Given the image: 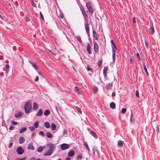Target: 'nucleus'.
Here are the masks:
<instances>
[{
  "instance_id": "nucleus-58",
  "label": "nucleus",
  "mask_w": 160,
  "mask_h": 160,
  "mask_svg": "<svg viewBox=\"0 0 160 160\" xmlns=\"http://www.w3.org/2000/svg\"><path fill=\"white\" fill-rule=\"evenodd\" d=\"M133 23H136V21H135V17H133Z\"/></svg>"
},
{
  "instance_id": "nucleus-17",
  "label": "nucleus",
  "mask_w": 160,
  "mask_h": 160,
  "mask_svg": "<svg viewBox=\"0 0 160 160\" xmlns=\"http://www.w3.org/2000/svg\"><path fill=\"white\" fill-rule=\"evenodd\" d=\"M45 146H40L37 148V151L39 152H41L45 148Z\"/></svg>"
},
{
  "instance_id": "nucleus-45",
  "label": "nucleus",
  "mask_w": 160,
  "mask_h": 160,
  "mask_svg": "<svg viewBox=\"0 0 160 160\" xmlns=\"http://www.w3.org/2000/svg\"><path fill=\"white\" fill-rule=\"evenodd\" d=\"M126 109L125 108H123L122 109L121 112L122 113H124L126 112Z\"/></svg>"
},
{
  "instance_id": "nucleus-44",
  "label": "nucleus",
  "mask_w": 160,
  "mask_h": 160,
  "mask_svg": "<svg viewBox=\"0 0 160 160\" xmlns=\"http://www.w3.org/2000/svg\"><path fill=\"white\" fill-rule=\"evenodd\" d=\"M39 134L40 135H41L42 136H44V132L42 131H40L39 132Z\"/></svg>"
},
{
  "instance_id": "nucleus-28",
  "label": "nucleus",
  "mask_w": 160,
  "mask_h": 160,
  "mask_svg": "<svg viewBox=\"0 0 160 160\" xmlns=\"http://www.w3.org/2000/svg\"><path fill=\"white\" fill-rule=\"evenodd\" d=\"M51 128H52V130H54L56 129V125L54 124L53 123H52L51 124Z\"/></svg>"
},
{
  "instance_id": "nucleus-38",
  "label": "nucleus",
  "mask_w": 160,
  "mask_h": 160,
  "mask_svg": "<svg viewBox=\"0 0 160 160\" xmlns=\"http://www.w3.org/2000/svg\"><path fill=\"white\" fill-rule=\"evenodd\" d=\"M76 108L77 110L79 112L81 113H82V111L81 108H78L77 107H76Z\"/></svg>"
},
{
  "instance_id": "nucleus-6",
  "label": "nucleus",
  "mask_w": 160,
  "mask_h": 160,
  "mask_svg": "<svg viewBox=\"0 0 160 160\" xmlns=\"http://www.w3.org/2000/svg\"><path fill=\"white\" fill-rule=\"evenodd\" d=\"M69 148L68 144L64 143L61 145V148L62 150H65L68 149Z\"/></svg>"
},
{
  "instance_id": "nucleus-35",
  "label": "nucleus",
  "mask_w": 160,
  "mask_h": 160,
  "mask_svg": "<svg viewBox=\"0 0 160 160\" xmlns=\"http://www.w3.org/2000/svg\"><path fill=\"white\" fill-rule=\"evenodd\" d=\"M38 122H36L33 125L34 127L36 128H37L38 126Z\"/></svg>"
},
{
  "instance_id": "nucleus-32",
  "label": "nucleus",
  "mask_w": 160,
  "mask_h": 160,
  "mask_svg": "<svg viewBox=\"0 0 160 160\" xmlns=\"http://www.w3.org/2000/svg\"><path fill=\"white\" fill-rule=\"evenodd\" d=\"M22 114L21 112H19V113L16 114L15 115V117L16 118H18L20 117L22 115Z\"/></svg>"
},
{
  "instance_id": "nucleus-39",
  "label": "nucleus",
  "mask_w": 160,
  "mask_h": 160,
  "mask_svg": "<svg viewBox=\"0 0 160 160\" xmlns=\"http://www.w3.org/2000/svg\"><path fill=\"white\" fill-rule=\"evenodd\" d=\"M86 6L87 8L91 7V3L90 2H87L86 4Z\"/></svg>"
},
{
  "instance_id": "nucleus-57",
  "label": "nucleus",
  "mask_w": 160,
  "mask_h": 160,
  "mask_svg": "<svg viewBox=\"0 0 160 160\" xmlns=\"http://www.w3.org/2000/svg\"><path fill=\"white\" fill-rule=\"evenodd\" d=\"M5 67L7 69H8L9 68V66L8 64H6Z\"/></svg>"
},
{
  "instance_id": "nucleus-37",
  "label": "nucleus",
  "mask_w": 160,
  "mask_h": 160,
  "mask_svg": "<svg viewBox=\"0 0 160 160\" xmlns=\"http://www.w3.org/2000/svg\"><path fill=\"white\" fill-rule=\"evenodd\" d=\"M102 60H99L98 62V66L100 67L102 64Z\"/></svg>"
},
{
  "instance_id": "nucleus-42",
  "label": "nucleus",
  "mask_w": 160,
  "mask_h": 160,
  "mask_svg": "<svg viewBox=\"0 0 160 160\" xmlns=\"http://www.w3.org/2000/svg\"><path fill=\"white\" fill-rule=\"evenodd\" d=\"M26 157H25L24 158H17L15 160H24L26 159Z\"/></svg>"
},
{
  "instance_id": "nucleus-34",
  "label": "nucleus",
  "mask_w": 160,
  "mask_h": 160,
  "mask_svg": "<svg viewBox=\"0 0 160 160\" xmlns=\"http://www.w3.org/2000/svg\"><path fill=\"white\" fill-rule=\"evenodd\" d=\"M98 90V88L97 86H95L93 88V91L94 93H96Z\"/></svg>"
},
{
  "instance_id": "nucleus-63",
  "label": "nucleus",
  "mask_w": 160,
  "mask_h": 160,
  "mask_svg": "<svg viewBox=\"0 0 160 160\" xmlns=\"http://www.w3.org/2000/svg\"><path fill=\"white\" fill-rule=\"evenodd\" d=\"M70 158L69 157H67L66 158L65 160H70Z\"/></svg>"
},
{
  "instance_id": "nucleus-62",
  "label": "nucleus",
  "mask_w": 160,
  "mask_h": 160,
  "mask_svg": "<svg viewBox=\"0 0 160 160\" xmlns=\"http://www.w3.org/2000/svg\"><path fill=\"white\" fill-rule=\"evenodd\" d=\"M111 42L112 44V45L114 43V42L113 40H111Z\"/></svg>"
},
{
  "instance_id": "nucleus-31",
  "label": "nucleus",
  "mask_w": 160,
  "mask_h": 160,
  "mask_svg": "<svg viewBox=\"0 0 160 160\" xmlns=\"http://www.w3.org/2000/svg\"><path fill=\"white\" fill-rule=\"evenodd\" d=\"M47 136L48 138H51L52 137V135L51 133L49 132H47L46 133Z\"/></svg>"
},
{
  "instance_id": "nucleus-14",
  "label": "nucleus",
  "mask_w": 160,
  "mask_h": 160,
  "mask_svg": "<svg viewBox=\"0 0 160 160\" xmlns=\"http://www.w3.org/2000/svg\"><path fill=\"white\" fill-rule=\"evenodd\" d=\"M43 112L42 109H40L36 113V115L38 117L41 116Z\"/></svg>"
},
{
  "instance_id": "nucleus-46",
  "label": "nucleus",
  "mask_w": 160,
  "mask_h": 160,
  "mask_svg": "<svg viewBox=\"0 0 160 160\" xmlns=\"http://www.w3.org/2000/svg\"><path fill=\"white\" fill-rule=\"evenodd\" d=\"M156 132L158 133H159V127L158 125H157L156 127Z\"/></svg>"
},
{
  "instance_id": "nucleus-11",
  "label": "nucleus",
  "mask_w": 160,
  "mask_h": 160,
  "mask_svg": "<svg viewBox=\"0 0 160 160\" xmlns=\"http://www.w3.org/2000/svg\"><path fill=\"white\" fill-rule=\"evenodd\" d=\"M123 142L121 140H119L118 142L117 146L118 148H121L122 147Z\"/></svg>"
},
{
  "instance_id": "nucleus-21",
  "label": "nucleus",
  "mask_w": 160,
  "mask_h": 160,
  "mask_svg": "<svg viewBox=\"0 0 160 160\" xmlns=\"http://www.w3.org/2000/svg\"><path fill=\"white\" fill-rule=\"evenodd\" d=\"M143 68H144V69L146 73V74L147 75V76H148V75H149V73H148V71H147V68L146 66V65H145V63L144 62H143Z\"/></svg>"
},
{
  "instance_id": "nucleus-36",
  "label": "nucleus",
  "mask_w": 160,
  "mask_h": 160,
  "mask_svg": "<svg viewBox=\"0 0 160 160\" xmlns=\"http://www.w3.org/2000/svg\"><path fill=\"white\" fill-rule=\"evenodd\" d=\"M29 129L31 131L33 132L35 130V128L33 126H31L29 128Z\"/></svg>"
},
{
  "instance_id": "nucleus-30",
  "label": "nucleus",
  "mask_w": 160,
  "mask_h": 160,
  "mask_svg": "<svg viewBox=\"0 0 160 160\" xmlns=\"http://www.w3.org/2000/svg\"><path fill=\"white\" fill-rule=\"evenodd\" d=\"M83 145L84 146H85V148L87 149V150L88 151H90V149L89 148V147L88 146V145L86 142H85L84 143H83Z\"/></svg>"
},
{
  "instance_id": "nucleus-29",
  "label": "nucleus",
  "mask_w": 160,
  "mask_h": 160,
  "mask_svg": "<svg viewBox=\"0 0 160 160\" xmlns=\"http://www.w3.org/2000/svg\"><path fill=\"white\" fill-rule=\"evenodd\" d=\"M87 8L90 13H93V9L91 7L88 8Z\"/></svg>"
},
{
  "instance_id": "nucleus-33",
  "label": "nucleus",
  "mask_w": 160,
  "mask_h": 160,
  "mask_svg": "<svg viewBox=\"0 0 160 160\" xmlns=\"http://www.w3.org/2000/svg\"><path fill=\"white\" fill-rule=\"evenodd\" d=\"M108 67L107 66H105L103 70V73H107L108 71Z\"/></svg>"
},
{
  "instance_id": "nucleus-52",
  "label": "nucleus",
  "mask_w": 160,
  "mask_h": 160,
  "mask_svg": "<svg viewBox=\"0 0 160 160\" xmlns=\"http://www.w3.org/2000/svg\"><path fill=\"white\" fill-rule=\"evenodd\" d=\"M136 56L139 59V60H141V58L139 54L138 53H137Z\"/></svg>"
},
{
  "instance_id": "nucleus-4",
  "label": "nucleus",
  "mask_w": 160,
  "mask_h": 160,
  "mask_svg": "<svg viewBox=\"0 0 160 160\" xmlns=\"http://www.w3.org/2000/svg\"><path fill=\"white\" fill-rule=\"evenodd\" d=\"M115 49H117V48L115 45V43L112 45V58L113 61L114 62L116 59V55H115Z\"/></svg>"
},
{
  "instance_id": "nucleus-49",
  "label": "nucleus",
  "mask_w": 160,
  "mask_h": 160,
  "mask_svg": "<svg viewBox=\"0 0 160 160\" xmlns=\"http://www.w3.org/2000/svg\"><path fill=\"white\" fill-rule=\"evenodd\" d=\"M31 2V4H32V5L33 6L35 7V4L34 3V0H32Z\"/></svg>"
},
{
  "instance_id": "nucleus-27",
  "label": "nucleus",
  "mask_w": 160,
  "mask_h": 160,
  "mask_svg": "<svg viewBox=\"0 0 160 160\" xmlns=\"http://www.w3.org/2000/svg\"><path fill=\"white\" fill-rule=\"evenodd\" d=\"M45 127L47 128H49L50 127V124L48 122H46L44 123Z\"/></svg>"
},
{
  "instance_id": "nucleus-20",
  "label": "nucleus",
  "mask_w": 160,
  "mask_h": 160,
  "mask_svg": "<svg viewBox=\"0 0 160 160\" xmlns=\"http://www.w3.org/2000/svg\"><path fill=\"white\" fill-rule=\"evenodd\" d=\"M74 152L72 150H70L68 153V156L72 157L74 155Z\"/></svg>"
},
{
  "instance_id": "nucleus-2",
  "label": "nucleus",
  "mask_w": 160,
  "mask_h": 160,
  "mask_svg": "<svg viewBox=\"0 0 160 160\" xmlns=\"http://www.w3.org/2000/svg\"><path fill=\"white\" fill-rule=\"evenodd\" d=\"M48 147H49V150L44 153V156H50L53 153L55 150L56 146L54 144L51 143H49L48 144Z\"/></svg>"
},
{
  "instance_id": "nucleus-1",
  "label": "nucleus",
  "mask_w": 160,
  "mask_h": 160,
  "mask_svg": "<svg viewBox=\"0 0 160 160\" xmlns=\"http://www.w3.org/2000/svg\"><path fill=\"white\" fill-rule=\"evenodd\" d=\"M81 10L85 20L84 24L85 29L88 35L89 36V26L88 24V16L83 8H81Z\"/></svg>"
},
{
  "instance_id": "nucleus-53",
  "label": "nucleus",
  "mask_w": 160,
  "mask_h": 160,
  "mask_svg": "<svg viewBox=\"0 0 160 160\" xmlns=\"http://www.w3.org/2000/svg\"><path fill=\"white\" fill-rule=\"evenodd\" d=\"M40 16H41V18H42L43 20L44 19V17L43 16V15L42 13V12H40Z\"/></svg>"
},
{
  "instance_id": "nucleus-5",
  "label": "nucleus",
  "mask_w": 160,
  "mask_h": 160,
  "mask_svg": "<svg viewBox=\"0 0 160 160\" xmlns=\"http://www.w3.org/2000/svg\"><path fill=\"white\" fill-rule=\"evenodd\" d=\"M17 152L18 154L21 155L24 153V150L22 147L19 146L17 148Z\"/></svg>"
},
{
  "instance_id": "nucleus-48",
  "label": "nucleus",
  "mask_w": 160,
  "mask_h": 160,
  "mask_svg": "<svg viewBox=\"0 0 160 160\" xmlns=\"http://www.w3.org/2000/svg\"><path fill=\"white\" fill-rule=\"evenodd\" d=\"M135 94H136V96L138 98L139 97V92H138V91L136 90V92H135Z\"/></svg>"
},
{
  "instance_id": "nucleus-13",
  "label": "nucleus",
  "mask_w": 160,
  "mask_h": 160,
  "mask_svg": "<svg viewBox=\"0 0 160 160\" xmlns=\"http://www.w3.org/2000/svg\"><path fill=\"white\" fill-rule=\"evenodd\" d=\"M75 91L76 92L78 93L81 94L82 93V91L80 88H78L77 87H75Z\"/></svg>"
},
{
  "instance_id": "nucleus-16",
  "label": "nucleus",
  "mask_w": 160,
  "mask_h": 160,
  "mask_svg": "<svg viewBox=\"0 0 160 160\" xmlns=\"http://www.w3.org/2000/svg\"><path fill=\"white\" fill-rule=\"evenodd\" d=\"M34 147H33L32 143L31 142L29 144V145L28 147V149H30L32 150H33L34 149Z\"/></svg>"
},
{
  "instance_id": "nucleus-25",
  "label": "nucleus",
  "mask_w": 160,
  "mask_h": 160,
  "mask_svg": "<svg viewBox=\"0 0 160 160\" xmlns=\"http://www.w3.org/2000/svg\"><path fill=\"white\" fill-rule=\"evenodd\" d=\"M27 128L26 127L20 129L19 133H22L23 132H25L27 130Z\"/></svg>"
},
{
  "instance_id": "nucleus-41",
  "label": "nucleus",
  "mask_w": 160,
  "mask_h": 160,
  "mask_svg": "<svg viewBox=\"0 0 160 160\" xmlns=\"http://www.w3.org/2000/svg\"><path fill=\"white\" fill-rule=\"evenodd\" d=\"M87 70L88 71H90L91 72H92L93 71V69L92 68L89 67L88 66H87Z\"/></svg>"
},
{
  "instance_id": "nucleus-19",
  "label": "nucleus",
  "mask_w": 160,
  "mask_h": 160,
  "mask_svg": "<svg viewBox=\"0 0 160 160\" xmlns=\"http://www.w3.org/2000/svg\"><path fill=\"white\" fill-rule=\"evenodd\" d=\"M112 87V83H108L106 85V88L107 90H109L111 89Z\"/></svg>"
},
{
  "instance_id": "nucleus-15",
  "label": "nucleus",
  "mask_w": 160,
  "mask_h": 160,
  "mask_svg": "<svg viewBox=\"0 0 160 160\" xmlns=\"http://www.w3.org/2000/svg\"><path fill=\"white\" fill-rule=\"evenodd\" d=\"M29 62L33 66L36 70H37V66L36 63L33 62L29 60Z\"/></svg>"
},
{
  "instance_id": "nucleus-40",
  "label": "nucleus",
  "mask_w": 160,
  "mask_h": 160,
  "mask_svg": "<svg viewBox=\"0 0 160 160\" xmlns=\"http://www.w3.org/2000/svg\"><path fill=\"white\" fill-rule=\"evenodd\" d=\"M67 134H68V132H67V131L65 129H64L63 132V135H67Z\"/></svg>"
},
{
  "instance_id": "nucleus-12",
  "label": "nucleus",
  "mask_w": 160,
  "mask_h": 160,
  "mask_svg": "<svg viewBox=\"0 0 160 160\" xmlns=\"http://www.w3.org/2000/svg\"><path fill=\"white\" fill-rule=\"evenodd\" d=\"M130 121L131 123H133L134 122V119L133 117V114L132 111H131Z\"/></svg>"
},
{
  "instance_id": "nucleus-18",
  "label": "nucleus",
  "mask_w": 160,
  "mask_h": 160,
  "mask_svg": "<svg viewBox=\"0 0 160 160\" xmlns=\"http://www.w3.org/2000/svg\"><path fill=\"white\" fill-rule=\"evenodd\" d=\"M89 132L95 138H98V136L96 133L94 131H92L91 132L89 131Z\"/></svg>"
},
{
  "instance_id": "nucleus-59",
  "label": "nucleus",
  "mask_w": 160,
  "mask_h": 160,
  "mask_svg": "<svg viewBox=\"0 0 160 160\" xmlns=\"http://www.w3.org/2000/svg\"><path fill=\"white\" fill-rule=\"evenodd\" d=\"M13 145V143L12 142H10L9 144V148H10Z\"/></svg>"
},
{
  "instance_id": "nucleus-22",
  "label": "nucleus",
  "mask_w": 160,
  "mask_h": 160,
  "mask_svg": "<svg viewBox=\"0 0 160 160\" xmlns=\"http://www.w3.org/2000/svg\"><path fill=\"white\" fill-rule=\"evenodd\" d=\"M25 141V139L23 137H20L19 140V142L20 144L23 143Z\"/></svg>"
},
{
  "instance_id": "nucleus-7",
  "label": "nucleus",
  "mask_w": 160,
  "mask_h": 160,
  "mask_svg": "<svg viewBox=\"0 0 160 160\" xmlns=\"http://www.w3.org/2000/svg\"><path fill=\"white\" fill-rule=\"evenodd\" d=\"M94 50L95 52H98V45L96 42H93Z\"/></svg>"
},
{
  "instance_id": "nucleus-55",
  "label": "nucleus",
  "mask_w": 160,
  "mask_h": 160,
  "mask_svg": "<svg viewBox=\"0 0 160 160\" xmlns=\"http://www.w3.org/2000/svg\"><path fill=\"white\" fill-rule=\"evenodd\" d=\"M14 127L12 126H11L9 128V129L10 130H12L13 129Z\"/></svg>"
},
{
  "instance_id": "nucleus-56",
  "label": "nucleus",
  "mask_w": 160,
  "mask_h": 160,
  "mask_svg": "<svg viewBox=\"0 0 160 160\" xmlns=\"http://www.w3.org/2000/svg\"><path fill=\"white\" fill-rule=\"evenodd\" d=\"M32 160H43V159H41L40 158H38L37 159H35L34 158H32Z\"/></svg>"
},
{
  "instance_id": "nucleus-43",
  "label": "nucleus",
  "mask_w": 160,
  "mask_h": 160,
  "mask_svg": "<svg viewBox=\"0 0 160 160\" xmlns=\"http://www.w3.org/2000/svg\"><path fill=\"white\" fill-rule=\"evenodd\" d=\"M11 122L13 125H16L18 124V122H15L13 121H11Z\"/></svg>"
},
{
  "instance_id": "nucleus-51",
  "label": "nucleus",
  "mask_w": 160,
  "mask_h": 160,
  "mask_svg": "<svg viewBox=\"0 0 160 160\" xmlns=\"http://www.w3.org/2000/svg\"><path fill=\"white\" fill-rule=\"evenodd\" d=\"M77 158L79 159H81L82 158V157L81 155H79L77 156Z\"/></svg>"
},
{
  "instance_id": "nucleus-24",
  "label": "nucleus",
  "mask_w": 160,
  "mask_h": 160,
  "mask_svg": "<svg viewBox=\"0 0 160 160\" xmlns=\"http://www.w3.org/2000/svg\"><path fill=\"white\" fill-rule=\"evenodd\" d=\"M50 113V111L49 110L47 109L44 112V114L45 116H48L49 115Z\"/></svg>"
},
{
  "instance_id": "nucleus-23",
  "label": "nucleus",
  "mask_w": 160,
  "mask_h": 160,
  "mask_svg": "<svg viewBox=\"0 0 160 160\" xmlns=\"http://www.w3.org/2000/svg\"><path fill=\"white\" fill-rule=\"evenodd\" d=\"M110 108L112 109H114L116 108L115 104L113 102H112L110 103Z\"/></svg>"
},
{
  "instance_id": "nucleus-26",
  "label": "nucleus",
  "mask_w": 160,
  "mask_h": 160,
  "mask_svg": "<svg viewBox=\"0 0 160 160\" xmlns=\"http://www.w3.org/2000/svg\"><path fill=\"white\" fill-rule=\"evenodd\" d=\"M38 107V106L36 102H34L33 104V108L34 110H36Z\"/></svg>"
},
{
  "instance_id": "nucleus-54",
  "label": "nucleus",
  "mask_w": 160,
  "mask_h": 160,
  "mask_svg": "<svg viewBox=\"0 0 160 160\" xmlns=\"http://www.w3.org/2000/svg\"><path fill=\"white\" fill-rule=\"evenodd\" d=\"M25 20L27 22L28 21L30 20L29 19L28 17H25Z\"/></svg>"
},
{
  "instance_id": "nucleus-47",
  "label": "nucleus",
  "mask_w": 160,
  "mask_h": 160,
  "mask_svg": "<svg viewBox=\"0 0 160 160\" xmlns=\"http://www.w3.org/2000/svg\"><path fill=\"white\" fill-rule=\"evenodd\" d=\"M77 40L78 41L80 42H82V40L81 39V38L79 36H77Z\"/></svg>"
},
{
  "instance_id": "nucleus-9",
  "label": "nucleus",
  "mask_w": 160,
  "mask_h": 160,
  "mask_svg": "<svg viewBox=\"0 0 160 160\" xmlns=\"http://www.w3.org/2000/svg\"><path fill=\"white\" fill-rule=\"evenodd\" d=\"M92 33L93 37L94 38V39L96 40H98V34L97 33H96L95 31L94 30H92Z\"/></svg>"
},
{
  "instance_id": "nucleus-10",
  "label": "nucleus",
  "mask_w": 160,
  "mask_h": 160,
  "mask_svg": "<svg viewBox=\"0 0 160 160\" xmlns=\"http://www.w3.org/2000/svg\"><path fill=\"white\" fill-rule=\"evenodd\" d=\"M150 26L151 27L149 29V32L151 34H152L154 32V28L152 24H150Z\"/></svg>"
},
{
  "instance_id": "nucleus-3",
  "label": "nucleus",
  "mask_w": 160,
  "mask_h": 160,
  "mask_svg": "<svg viewBox=\"0 0 160 160\" xmlns=\"http://www.w3.org/2000/svg\"><path fill=\"white\" fill-rule=\"evenodd\" d=\"M31 108L32 104L29 101L27 102L24 105V109L26 113H29Z\"/></svg>"
},
{
  "instance_id": "nucleus-61",
  "label": "nucleus",
  "mask_w": 160,
  "mask_h": 160,
  "mask_svg": "<svg viewBox=\"0 0 160 160\" xmlns=\"http://www.w3.org/2000/svg\"><path fill=\"white\" fill-rule=\"evenodd\" d=\"M103 74L104 78H106L107 77V73H103Z\"/></svg>"
},
{
  "instance_id": "nucleus-50",
  "label": "nucleus",
  "mask_w": 160,
  "mask_h": 160,
  "mask_svg": "<svg viewBox=\"0 0 160 160\" xmlns=\"http://www.w3.org/2000/svg\"><path fill=\"white\" fill-rule=\"evenodd\" d=\"M39 78L38 76H36L35 77V78L34 79V81L35 82H38V80Z\"/></svg>"
},
{
  "instance_id": "nucleus-64",
  "label": "nucleus",
  "mask_w": 160,
  "mask_h": 160,
  "mask_svg": "<svg viewBox=\"0 0 160 160\" xmlns=\"http://www.w3.org/2000/svg\"><path fill=\"white\" fill-rule=\"evenodd\" d=\"M7 5H8V6H9L11 7V5L10 3H8L7 4Z\"/></svg>"
},
{
  "instance_id": "nucleus-60",
  "label": "nucleus",
  "mask_w": 160,
  "mask_h": 160,
  "mask_svg": "<svg viewBox=\"0 0 160 160\" xmlns=\"http://www.w3.org/2000/svg\"><path fill=\"white\" fill-rule=\"evenodd\" d=\"M115 92H113L112 93V96L113 97H114L115 96Z\"/></svg>"
},
{
  "instance_id": "nucleus-8",
  "label": "nucleus",
  "mask_w": 160,
  "mask_h": 160,
  "mask_svg": "<svg viewBox=\"0 0 160 160\" xmlns=\"http://www.w3.org/2000/svg\"><path fill=\"white\" fill-rule=\"evenodd\" d=\"M87 50L89 54H91L92 53L91 51V47L89 43H88L87 46Z\"/></svg>"
}]
</instances>
